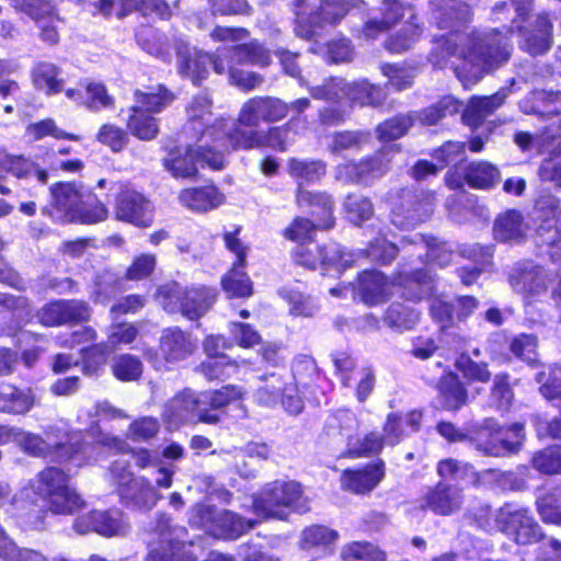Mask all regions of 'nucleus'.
<instances>
[{
	"label": "nucleus",
	"mask_w": 561,
	"mask_h": 561,
	"mask_svg": "<svg viewBox=\"0 0 561 561\" xmlns=\"http://www.w3.org/2000/svg\"><path fill=\"white\" fill-rule=\"evenodd\" d=\"M512 45L497 30L463 33L453 30L435 43L430 61L438 68L446 65L447 57L457 56L462 65L455 68L465 87L477 83L483 75L506 62Z\"/></svg>",
	"instance_id": "nucleus-1"
},
{
	"label": "nucleus",
	"mask_w": 561,
	"mask_h": 561,
	"mask_svg": "<svg viewBox=\"0 0 561 561\" xmlns=\"http://www.w3.org/2000/svg\"><path fill=\"white\" fill-rule=\"evenodd\" d=\"M254 512L264 518L285 520L291 513L304 514L310 510L301 485L294 480H275L266 483L253 497Z\"/></svg>",
	"instance_id": "nucleus-2"
},
{
	"label": "nucleus",
	"mask_w": 561,
	"mask_h": 561,
	"mask_svg": "<svg viewBox=\"0 0 561 561\" xmlns=\"http://www.w3.org/2000/svg\"><path fill=\"white\" fill-rule=\"evenodd\" d=\"M51 207L56 219L95 224L106 219L107 208L83 194L72 183H57L50 187Z\"/></svg>",
	"instance_id": "nucleus-3"
},
{
	"label": "nucleus",
	"mask_w": 561,
	"mask_h": 561,
	"mask_svg": "<svg viewBox=\"0 0 561 561\" xmlns=\"http://www.w3.org/2000/svg\"><path fill=\"white\" fill-rule=\"evenodd\" d=\"M300 366L314 373L316 366L312 360L306 359L296 364L293 375H280L272 373L262 376L263 385L255 391V400L264 407H274L282 401L285 410L290 414H299L304 409V401L298 394V383H301Z\"/></svg>",
	"instance_id": "nucleus-4"
},
{
	"label": "nucleus",
	"mask_w": 561,
	"mask_h": 561,
	"mask_svg": "<svg viewBox=\"0 0 561 561\" xmlns=\"http://www.w3.org/2000/svg\"><path fill=\"white\" fill-rule=\"evenodd\" d=\"M28 485L54 513H72L83 504L77 492L69 486V476L56 467L43 469L30 480Z\"/></svg>",
	"instance_id": "nucleus-5"
},
{
	"label": "nucleus",
	"mask_w": 561,
	"mask_h": 561,
	"mask_svg": "<svg viewBox=\"0 0 561 561\" xmlns=\"http://www.w3.org/2000/svg\"><path fill=\"white\" fill-rule=\"evenodd\" d=\"M186 528L173 524L164 514L159 515L151 538L147 543V561H196L192 552L185 549Z\"/></svg>",
	"instance_id": "nucleus-6"
},
{
	"label": "nucleus",
	"mask_w": 561,
	"mask_h": 561,
	"mask_svg": "<svg viewBox=\"0 0 561 561\" xmlns=\"http://www.w3.org/2000/svg\"><path fill=\"white\" fill-rule=\"evenodd\" d=\"M159 297L165 310L180 312L188 320L202 318L214 305L216 293L206 286L183 288L178 283L161 286Z\"/></svg>",
	"instance_id": "nucleus-7"
},
{
	"label": "nucleus",
	"mask_w": 561,
	"mask_h": 561,
	"mask_svg": "<svg viewBox=\"0 0 561 561\" xmlns=\"http://www.w3.org/2000/svg\"><path fill=\"white\" fill-rule=\"evenodd\" d=\"M508 431L514 434L513 440L504 437L503 428L494 419H485L482 423L473 426L471 440L476 444V448L485 456L503 457L517 453L524 439L523 423L512 424Z\"/></svg>",
	"instance_id": "nucleus-8"
},
{
	"label": "nucleus",
	"mask_w": 561,
	"mask_h": 561,
	"mask_svg": "<svg viewBox=\"0 0 561 561\" xmlns=\"http://www.w3.org/2000/svg\"><path fill=\"white\" fill-rule=\"evenodd\" d=\"M191 520L214 536L225 539H237L257 524L256 520L245 519L232 511H218L215 506L203 504L194 507Z\"/></svg>",
	"instance_id": "nucleus-9"
},
{
	"label": "nucleus",
	"mask_w": 561,
	"mask_h": 561,
	"mask_svg": "<svg viewBox=\"0 0 561 561\" xmlns=\"http://www.w3.org/2000/svg\"><path fill=\"white\" fill-rule=\"evenodd\" d=\"M196 148L187 146L184 151L181 149L171 150L163 159V165L174 178H192L197 173L196 163L207 164L214 170L225 167V156L213 150L208 140L199 141Z\"/></svg>",
	"instance_id": "nucleus-10"
},
{
	"label": "nucleus",
	"mask_w": 561,
	"mask_h": 561,
	"mask_svg": "<svg viewBox=\"0 0 561 561\" xmlns=\"http://www.w3.org/2000/svg\"><path fill=\"white\" fill-rule=\"evenodd\" d=\"M531 3L533 0H512L515 16L512 20V25L507 30L513 33L516 27L523 37L520 48L536 56L546 53L550 48L552 23L547 14H539L536 18L535 28L524 30L520 22L525 21L530 12Z\"/></svg>",
	"instance_id": "nucleus-11"
},
{
	"label": "nucleus",
	"mask_w": 561,
	"mask_h": 561,
	"mask_svg": "<svg viewBox=\"0 0 561 561\" xmlns=\"http://www.w3.org/2000/svg\"><path fill=\"white\" fill-rule=\"evenodd\" d=\"M162 416L170 424L183 422L216 424L219 421V416L205 407L203 393L191 389H184L171 398L164 404Z\"/></svg>",
	"instance_id": "nucleus-12"
},
{
	"label": "nucleus",
	"mask_w": 561,
	"mask_h": 561,
	"mask_svg": "<svg viewBox=\"0 0 561 561\" xmlns=\"http://www.w3.org/2000/svg\"><path fill=\"white\" fill-rule=\"evenodd\" d=\"M16 444L28 455L33 457L50 458L57 462L77 461L81 465L80 455L83 451V444L80 438L72 437L69 444H50L39 435L30 432H19L14 434Z\"/></svg>",
	"instance_id": "nucleus-13"
},
{
	"label": "nucleus",
	"mask_w": 561,
	"mask_h": 561,
	"mask_svg": "<svg viewBox=\"0 0 561 561\" xmlns=\"http://www.w3.org/2000/svg\"><path fill=\"white\" fill-rule=\"evenodd\" d=\"M496 527L518 545H530L543 537L541 527L524 507L505 504L495 516Z\"/></svg>",
	"instance_id": "nucleus-14"
},
{
	"label": "nucleus",
	"mask_w": 561,
	"mask_h": 561,
	"mask_svg": "<svg viewBox=\"0 0 561 561\" xmlns=\"http://www.w3.org/2000/svg\"><path fill=\"white\" fill-rule=\"evenodd\" d=\"M296 24L295 34L305 39H312L321 27L320 21L335 23L343 19L350 4L344 0H325L320 5V12L307 13L304 8L306 0H295Z\"/></svg>",
	"instance_id": "nucleus-15"
},
{
	"label": "nucleus",
	"mask_w": 561,
	"mask_h": 561,
	"mask_svg": "<svg viewBox=\"0 0 561 561\" xmlns=\"http://www.w3.org/2000/svg\"><path fill=\"white\" fill-rule=\"evenodd\" d=\"M238 119L229 123L220 118L216 119L213 126L207 129L209 140L214 142L213 150L220 151L231 147L234 150H251L261 148V130L244 129Z\"/></svg>",
	"instance_id": "nucleus-16"
},
{
	"label": "nucleus",
	"mask_w": 561,
	"mask_h": 561,
	"mask_svg": "<svg viewBox=\"0 0 561 561\" xmlns=\"http://www.w3.org/2000/svg\"><path fill=\"white\" fill-rule=\"evenodd\" d=\"M353 254L343 252L340 245L331 243L321 247L312 241L300 243L294 251L297 264L314 270L318 266H334L336 270L353 265Z\"/></svg>",
	"instance_id": "nucleus-17"
},
{
	"label": "nucleus",
	"mask_w": 561,
	"mask_h": 561,
	"mask_svg": "<svg viewBox=\"0 0 561 561\" xmlns=\"http://www.w3.org/2000/svg\"><path fill=\"white\" fill-rule=\"evenodd\" d=\"M289 105L273 96H254L249 99L240 108L238 122L245 127H257L261 122L274 123L285 118Z\"/></svg>",
	"instance_id": "nucleus-18"
},
{
	"label": "nucleus",
	"mask_w": 561,
	"mask_h": 561,
	"mask_svg": "<svg viewBox=\"0 0 561 561\" xmlns=\"http://www.w3.org/2000/svg\"><path fill=\"white\" fill-rule=\"evenodd\" d=\"M222 57V49L218 50L217 55L214 56L181 43L176 50V65L181 75L191 78L194 83H197L207 72V65H211L213 69L219 75L226 72Z\"/></svg>",
	"instance_id": "nucleus-19"
},
{
	"label": "nucleus",
	"mask_w": 561,
	"mask_h": 561,
	"mask_svg": "<svg viewBox=\"0 0 561 561\" xmlns=\"http://www.w3.org/2000/svg\"><path fill=\"white\" fill-rule=\"evenodd\" d=\"M115 217L137 227H149L153 221V205L142 193L123 188L116 196Z\"/></svg>",
	"instance_id": "nucleus-20"
},
{
	"label": "nucleus",
	"mask_w": 561,
	"mask_h": 561,
	"mask_svg": "<svg viewBox=\"0 0 561 561\" xmlns=\"http://www.w3.org/2000/svg\"><path fill=\"white\" fill-rule=\"evenodd\" d=\"M37 318L45 327H59L87 321L90 318V307L82 300H56L43 306Z\"/></svg>",
	"instance_id": "nucleus-21"
},
{
	"label": "nucleus",
	"mask_w": 561,
	"mask_h": 561,
	"mask_svg": "<svg viewBox=\"0 0 561 561\" xmlns=\"http://www.w3.org/2000/svg\"><path fill=\"white\" fill-rule=\"evenodd\" d=\"M127 528L123 514L117 510L93 511L79 516L75 522V529L81 535L95 531L102 536L112 537L125 534Z\"/></svg>",
	"instance_id": "nucleus-22"
},
{
	"label": "nucleus",
	"mask_w": 561,
	"mask_h": 561,
	"mask_svg": "<svg viewBox=\"0 0 561 561\" xmlns=\"http://www.w3.org/2000/svg\"><path fill=\"white\" fill-rule=\"evenodd\" d=\"M15 9L30 15L41 28V37L49 44L59 39L57 24L60 20L55 15L53 4L45 0H12Z\"/></svg>",
	"instance_id": "nucleus-23"
},
{
	"label": "nucleus",
	"mask_w": 561,
	"mask_h": 561,
	"mask_svg": "<svg viewBox=\"0 0 561 561\" xmlns=\"http://www.w3.org/2000/svg\"><path fill=\"white\" fill-rule=\"evenodd\" d=\"M510 284L525 299L539 296L548 288L545 271L531 262L517 263L510 274Z\"/></svg>",
	"instance_id": "nucleus-24"
},
{
	"label": "nucleus",
	"mask_w": 561,
	"mask_h": 561,
	"mask_svg": "<svg viewBox=\"0 0 561 561\" xmlns=\"http://www.w3.org/2000/svg\"><path fill=\"white\" fill-rule=\"evenodd\" d=\"M463 503L461 489L446 483H438L419 500L422 510H430L437 515H450L459 511Z\"/></svg>",
	"instance_id": "nucleus-25"
},
{
	"label": "nucleus",
	"mask_w": 561,
	"mask_h": 561,
	"mask_svg": "<svg viewBox=\"0 0 561 561\" xmlns=\"http://www.w3.org/2000/svg\"><path fill=\"white\" fill-rule=\"evenodd\" d=\"M191 335L179 328L165 329L160 337L159 354L167 364L184 360L195 351Z\"/></svg>",
	"instance_id": "nucleus-26"
},
{
	"label": "nucleus",
	"mask_w": 561,
	"mask_h": 561,
	"mask_svg": "<svg viewBox=\"0 0 561 561\" xmlns=\"http://www.w3.org/2000/svg\"><path fill=\"white\" fill-rule=\"evenodd\" d=\"M383 461L367 465L358 470H345L341 478L342 488L355 494L371 492L383 479Z\"/></svg>",
	"instance_id": "nucleus-27"
},
{
	"label": "nucleus",
	"mask_w": 561,
	"mask_h": 561,
	"mask_svg": "<svg viewBox=\"0 0 561 561\" xmlns=\"http://www.w3.org/2000/svg\"><path fill=\"white\" fill-rule=\"evenodd\" d=\"M297 203L299 207L309 209L319 229H330L333 227V201L330 195L299 188Z\"/></svg>",
	"instance_id": "nucleus-28"
},
{
	"label": "nucleus",
	"mask_w": 561,
	"mask_h": 561,
	"mask_svg": "<svg viewBox=\"0 0 561 561\" xmlns=\"http://www.w3.org/2000/svg\"><path fill=\"white\" fill-rule=\"evenodd\" d=\"M216 121L211 119V101L206 93L198 94L193 98L187 106V124L185 130H192L199 135L198 141L208 140L209 134L207 129L214 125Z\"/></svg>",
	"instance_id": "nucleus-29"
},
{
	"label": "nucleus",
	"mask_w": 561,
	"mask_h": 561,
	"mask_svg": "<svg viewBox=\"0 0 561 561\" xmlns=\"http://www.w3.org/2000/svg\"><path fill=\"white\" fill-rule=\"evenodd\" d=\"M119 496L127 504L146 511L151 510L161 497L149 479L144 476L137 477L128 486H124Z\"/></svg>",
	"instance_id": "nucleus-30"
},
{
	"label": "nucleus",
	"mask_w": 561,
	"mask_h": 561,
	"mask_svg": "<svg viewBox=\"0 0 561 561\" xmlns=\"http://www.w3.org/2000/svg\"><path fill=\"white\" fill-rule=\"evenodd\" d=\"M180 203L193 211L205 213L217 208L224 203L225 196L214 185L183 190L179 195Z\"/></svg>",
	"instance_id": "nucleus-31"
},
{
	"label": "nucleus",
	"mask_w": 561,
	"mask_h": 561,
	"mask_svg": "<svg viewBox=\"0 0 561 561\" xmlns=\"http://www.w3.org/2000/svg\"><path fill=\"white\" fill-rule=\"evenodd\" d=\"M358 293L366 305L376 306L389 298L391 284L380 272L365 271L359 276Z\"/></svg>",
	"instance_id": "nucleus-32"
},
{
	"label": "nucleus",
	"mask_w": 561,
	"mask_h": 561,
	"mask_svg": "<svg viewBox=\"0 0 561 561\" xmlns=\"http://www.w3.org/2000/svg\"><path fill=\"white\" fill-rule=\"evenodd\" d=\"M505 98V92H496L490 96L471 98L462 114L463 123L471 127L479 126L486 116L491 115L504 103Z\"/></svg>",
	"instance_id": "nucleus-33"
},
{
	"label": "nucleus",
	"mask_w": 561,
	"mask_h": 561,
	"mask_svg": "<svg viewBox=\"0 0 561 561\" xmlns=\"http://www.w3.org/2000/svg\"><path fill=\"white\" fill-rule=\"evenodd\" d=\"M174 100V94L163 85L151 87L148 91H135L133 112L159 113Z\"/></svg>",
	"instance_id": "nucleus-34"
},
{
	"label": "nucleus",
	"mask_w": 561,
	"mask_h": 561,
	"mask_svg": "<svg viewBox=\"0 0 561 561\" xmlns=\"http://www.w3.org/2000/svg\"><path fill=\"white\" fill-rule=\"evenodd\" d=\"M466 183L476 190H491L499 184L500 170L488 161H474L465 168Z\"/></svg>",
	"instance_id": "nucleus-35"
},
{
	"label": "nucleus",
	"mask_w": 561,
	"mask_h": 561,
	"mask_svg": "<svg viewBox=\"0 0 561 561\" xmlns=\"http://www.w3.org/2000/svg\"><path fill=\"white\" fill-rule=\"evenodd\" d=\"M536 243L551 261L561 262V227L553 219H543L536 231Z\"/></svg>",
	"instance_id": "nucleus-36"
},
{
	"label": "nucleus",
	"mask_w": 561,
	"mask_h": 561,
	"mask_svg": "<svg viewBox=\"0 0 561 561\" xmlns=\"http://www.w3.org/2000/svg\"><path fill=\"white\" fill-rule=\"evenodd\" d=\"M526 229L522 214L517 210H507L495 219L493 233L501 242L518 241L525 236Z\"/></svg>",
	"instance_id": "nucleus-37"
},
{
	"label": "nucleus",
	"mask_w": 561,
	"mask_h": 561,
	"mask_svg": "<svg viewBox=\"0 0 561 561\" xmlns=\"http://www.w3.org/2000/svg\"><path fill=\"white\" fill-rule=\"evenodd\" d=\"M34 400L30 390H21L11 383L0 382V411L12 414L26 413Z\"/></svg>",
	"instance_id": "nucleus-38"
},
{
	"label": "nucleus",
	"mask_w": 561,
	"mask_h": 561,
	"mask_svg": "<svg viewBox=\"0 0 561 561\" xmlns=\"http://www.w3.org/2000/svg\"><path fill=\"white\" fill-rule=\"evenodd\" d=\"M225 59H231L238 65L251 64L266 66L270 64L268 51L256 41L222 49Z\"/></svg>",
	"instance_id": "nucleus-39"
},
{
	"label": "nucleus",
	"mask_w": 561,
	"mask_h": 561,
	"mask_svg": "<svg viewBox=\"0 0 561 561\" xmlns=\"http://www.w3.org/2000/svg\"><path fill=\"white\" fill-rule=\"evenodd\" d=\"M440 404L446 410H458L467 403V389L454 374H447L438 383Z\"/></svg>",
	"instance_id": "nucleus-40"
},
{
	"label": "nucleus",
	"mask_w": 561,
	"mask_h": 561,
	"mask_svg": "<svg viewBox=\"0 0 561 561\" xmlns=\"http://www.w3.org/2000/svg\"><path fill=\"white\" fill-rule=\"evenodd\" d=\"M424 244L427 249V261L440 267L450 264L453 260V251L444 242L437 241L435 238L425 234L415 233L414 236H405L401 239V244Z\"/></svg>",
	"instance_id": "nucleus-41"
},
{
	"label": "nucleus",
	"mask_w": 561,
	"mask_h": 561,
	"mask_svg": "<svg viewBox=\"0 0 561 561\" xmlns=\"http://www.w3.org/2000/svg\"><path fill=\"white\" fill-rule=\"evenodd\" d=\"M346 99L362 106H379L386 100V92L378 85L360 80L347 83Z\"/></svg>",
	"instance_id": "nucleus-42"
},
{
	"label": "nucleus",
	"mask_w": 561,
	"mask_h": 561,
	"mask_svg": "<svg viewBox=\"0 0 561 561\" xmlns=\"http://www.w3.org/2000/svg\"><path fill=\"white\" fill-rule=\"evenodd\" d=\"M433 15L439 28H455L459 23L469 21L470 9L458 0H446L434 10Z\"/></svg>",
	"instance_id": "nucleus-43"
},
{
	"label": "nucleus",
	"mask_w": 561,
	"mask_h": 561,
	"mask_svg": "<svg viewBox=\"0 0 561 561\" xmlns=\"http://www.w3.org/2000/svg\"><path fill=\"white\" fill-rule=\"evenodd\" d=\"M433 213V206L430 201H411V208L407 210L396 209L391 215V222L400 229H410L417 224L425 221Z\"/></svg>",
	"instance_id": "nucleus-44"
},
{
	"label": "nucleus",
	"mask_w": 561,
	"mask_h": 561,
	"mask_svg": "<svg viewBox=\"0 0 561 561\" xmlns=\"http://www.w3.org/2000/svg\"><path fill=\"white\" fill-rule=\"evenodd\" d=\"M339 538V533L324 525H310L302 529L299 537V547L301 550L325 549L334 543Z\"/></svg>",
	"instance_id": "nucleus-45"
},
{
	"label": "nucleus",
	"mask_w": 561,
	"mask_h": 561,
	"mask_svg": "<svg viewBox=\"0 0 561 561\" xmlns=\"http://www.w3.org/2000/svg\"><path fill=\"white\" fill-rule=\"evenodd\" d=\"M420 320V312L414 308L394 302L388 307L383 316L385 323L393 330L407 331L414 328Z\"/></svg>",
	"instance_id": "nucleus-46"
},
{
	"label": "nucleus",
	"mask_w": 561,
	"mask_h": 561,
	"mask_svg": "<svg viewBox=\"0 0 561 561\" xmlns=\"http://www.w3.org/2000/svg\"><path fill=\"white\" fill-rule=\"evenodd\" d=\"M58 76V68L46 61L37 64L32 71L34 85L49 95L58 93L62 89L64 81Z\"/></svg>",
	"instance_id": "nucleus-47"
},
{
	"label": "nucleus",
	"mask_w": 561,
	"mask_h": 561,
	"mask_svg": "<svg viewBox=\"0 0 561 561\" xmlns=\"http://www.w3.org/2000/svg\"><path fill=\"white\" fill-rule=\"evenodd\" d=\"M111 369L114 377L119 381L131 382L140 379L144 365L137 356L122 354L113 358Z\"/></svg>",
	"instance_id": "nucleus-48"
},
{
	"label": "nucleus",
	"mask_w": 561,
	"mask_h": 561,
	"mask_svg": "<svg viewBox=\"0 0 561 561\" xmlns=\"http://www.w3.org/2000/svg\"><path fill=\"white\" fill-rule=\"evenodd\" d=\"M460 110V103L453 96H444L436 104L417 113V119L424 125H435L449 115H455Z\"/></svg>",
	"instance_id": "nucleus-49"
},
{
	"label": "nucleus",
	"mask_w": 561,
	"mask_h": 561,
	"mask_svg": "<svg viewBox=\"0 0 561 561\" xmlns=\"http://www.w3.org/2000/svg\"><path fill=\"white\" fill-rule=\"evenodd\" d=\"M239 267L241 266L233 264L232 268L222 277L221 285L230 297H249L252 295V283Z\"/></svg>",
	"instance_id": "nucleus-50"
},
{
	"label": "nucleus",
	"mask_w": 561,
	"mask_h": 561,
	"mask_svg": "<svg viewBox=\"0 0 561 561\" xmlns=\"http://www.w3.org/2000/svg\"><path fill=\"white\" fill-rule=\"evenodd\" d=\"M399 252L398 247L387 241L383 238H377L375 241L369 243L367 250L360 251L358 253H352L353 263H355L359 257H370L371 261H375L380 264H389L394 260Z\"/></svg>",
	"instance_id": "nucleus-51"
},
{
	"label": "nucleus",
	"mask_w": 561,
	"mask_h": 561,
	"mask_svg": "<svg viewBox=\"0 0 561 561\" xmlns=\"http://www.w3.org/2000/svg\"><path fill=\"white\" fill-rule=\"evenodd\" d=\"M347 219L354 225H362L374 214L373 203L360 194H350L344 202Z\"/></svg>",
	"instance_id": "nucleus-52"
},
{
	"label": "nucleus",
	"mask_w": 561,
	"mask_h": 561,
	"mask_svg": "<svg viewBox=\"0 0 561 561\" xmlns=\"http://www.w3.org/2000/svg\"><path fill=\"white\" fill-rule=\"evenodd\" d=\"M422 28L415 20L407 21L405 26L394 36L388 38L385 46L392 53H403L412 47V45L420 38Z\"/></svg>",
	"instance_id": "nucleus-53"
},
{
	"label": "nucleus",
	"mask_w": 561,
	"mask_h": 561,
	"mask_svg": "<svg viewBox=\"0 0 561 561\" xmlns=\"http://www.w3.org/2000/svg\"><path fill=\"white\" fill-rule=\"evenodd\" d=\"M288 172L291 176L313 182L325 173V164L319 160H300L293 158L288 161Z\"/></svg>",
	"instance_id": "nucleus-54"
},
{
	"label": "nucleus",
	"mask_w": 561,
	"mask_h": 561,
	"mask_svg": "<svg viewBox=\"0 0 561 561\" xmlns=\"http://www.w3.org/2000/svg\"><path fill=\"white\" fill-rule=\"evenodd\" d=\"M347 83L342 78H330L320 85L309 88V92L316 100L336 102L346 99Z\"/></svg>",
	"instance_id": "nucleus-55"
},
{
	"label": "nucleus",
	"mask_w": 561,
	"mask_h": 561,
	"mask_svg": "<svg viewBox=\"0 0 561 561\" xmlns=\"http://www.w3.org/2000/svg\"><path fill=\"white\" fill-rule=\"evenodd\" d=\"M343 561H385V553L368 542L354 541L342 550Z\"/></svg>",
	"instance_id": "nucleus-56"
},
{
	"label": "nucleus",
	"mask_w": 561,
	"mask_h": 561,
	"mask_svg": "<svg viewBox=\"0 0 561 561\" xmlns=\"http://www.w3.org/2000/svg\"><path fill=\"white\" fill-rule=\"evenodd\" d=\"M127 126L130 133L141 140H151L159 131L156 118L144 111L133 112Z\"/></svg>",
	"instance_id": "nucleus-57"
},
{
	"label": "nucleus",
	"mask_w": 561,
	"mask_h": 561,
	"mask_svg": "<svg viewBox=\"0 0 561 561\" xmlns=\"http://www.w3.org/2000/svg\"><path fill=\"white\" fill-rule=\"evenodd\" d=\"M533 466L545 474L561 473V446H552L536 453Z\"/></svg>",
	"instance_id": "nucleus-58"
},
{
	"label": "nucleus",
	"mask_w": 561,
	"mask_h": 561,
	"mask_svg": "<svg viewBox=\"0 0 561 561\" xmlns=\"http://www.w3.org/2000/svg\"><path fill=\"white\" fill-rule=\"evenodd\" d=\"M202 393L205 407L210 412L213 409L224 408L232 401L241 399L243 396V390L237 386L228 385L219 390Z\"/></svg>",
	"instance_id": "nucleus-59"
},
{
	"label": "nucleus",
	"mask_w": 561,
	"mask_h": 561,
	"mask_svg": "<svg viewBox=\"0 0 561 561\" xmlns=\"http://www.w3.org/2000/svg\"><path fill=\"white\" fill-rule=\"evenodd\" d=\"M122 290L121 282L111 272H103L98 275L94 284V301L106 304Z\"/></svg>",
	"instance_id": "nucleus-60"
},
{
	"label": "nucleus",
	"mask_w": 561,
	"mask_h": 561,
	"mask_svg": "<svg viewBox=\"0 0 561 561\" xmlns=\"http://www.w3.org/2000/svg\"><path fill=\"white\" fill-rule=\"evenodd\" d=\"M369 134L365 131H337L332 135V141L330 144V150L333 153H339L344 150L357 149L363 144L367 142Z\"/></svg>",
	"instance_id": "nucleus-61"
},
{
	"label": "nucleus",
	"mask_w": 561,
	"mask_h": 561,
	"mask_svg": "<svg viewBox=\"0 0 561 561\" xmlns=\"http://www.w3.org/2000/svg\"><path fill=\"white\" fill-rule=\"evenodd\" d=\"M160 430V423L156 417L142 416L133 421L126 436L134 442H146L153 438Z\"/></svg>",
	"instance_id": "nucleus-62"
},
{
	"label": "nucleus",
	"mask_w": 561,
	"mask_h": 561,
	"mask_svg": "<svg viewBox=\"0 0 561 561\" xmlns=\"http://www.w3.org/2000/svg\"><path fill=\"white\" fill-rule=\"evenodd\" d=\"M456 367L469 382H488L491 378L486 364L476 363L467 355L459 356Z\"/></svg>",
	"instance_id": "nucleus-63"
},
{
	"label": "nucleus",
	"mask_w": 561,
	"mask_h": 561,
	"mask_svg": "<svg viewBox=\"0 0 561 561\" xmlns=\"http://www.w3.org/2000/svg\"><path fill=\"white\" fill-rule=\"evenodd\" d=\"M88 108L99 111L101 108L111 107L114 100L108 95L104 84L91 82L85 85L83 94V103Z\"/></svg>",
	"instance_id": "nucleus-64"
}]
</instances>
